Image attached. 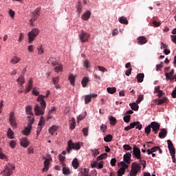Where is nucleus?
<instances>
[{
	"label": "nucleus",
	"mask_w": 176,
	"mask_h": 176,
	"mask_svg": "<svg viewBox=\"0 0 176 176\" xmlns=\"http://www.w3.org/2000/svg\"><path fill=\"white\" fill-rule=\"evenodd\" d=\"M50 95V91H47V94H45V96L38 95L36 101L40 103L41 107H39V104H38L34 106V112L36 116H39V115L42 116L45 114V109H46V101H45V98H47Z\"/></svg>",
	"instance_id": "f257e3e1"
},
{
	"label": "nucleus",
	"mask_w": 176,
	"mask_h": 176,
	"mask_svg": "<svg viewBox=\"0 0 176 176\" xmlns=\"http://www.w3.org/2000/svg\"><path fill=\"white\" fill-rule=\"evenodd\" d=\"M14 170H16V166L13 164L8 163L4 166V169L1 173L3 176H10L13 174Z\"/></svg>",
	"instance_id": "f03ea898"
},
{
	"label": "nucleus",
	"mask_w": 176,
	"mask_h": 176,
	"mask_svg": "<svg viewBox=\"0 0 176 176\" xmlns=\"http://www.w3.org/2000/svg\"><path fill=\"white\" fill-rule=\"evenodd\" d=\"M41 14V8H37L34 12L30 14L31 19L29 20V24L32 27H34V22L36 21L38 17Z\"/></svg>",
	"instance_id": "7ed1b4c3"
},
{
	"label": "nucleus",
	"mask_w": 176,
	"mask_h": 176,
	"mask_svg": "<svg viewBox=\"0 0 176 176\" xmlns=\"http://www.w3.org/2000/svg\"><path fill=\"white\" fill-rule=\"evenodd\" d=\"M72 149H76V151H79V149H80V142L74 143L72 142V140H69L67 142V153H71V151H72Z\"/></svg>",
	"instance_id": "20e7f679"
},
{
	"label": "nucleus",
	"mask_w": 176,
	"mask_h": 176,
	"mask_svg": "<svg viewBox=\"0 0 176 176\" xmlns=\"http://www.w3.org/2000/svg\"><path fill=\"white\" fill-rule=\"evenodd\" d=\"M39 32L40 31L38 30V28H34V29H32L31 32L28 33L29 43H32V42H34V41H35V38L38 36V35H39Z\"/></svg>",
	"instance_id": "39448f33"
},
{
	"label": "nucleus",
	"mask_w": 176,
	"mask_h": 176,
	"mask_svg": "<svg viewBox=\"0 0 176 176\" xmlns=\"http://www.w3.org/2000/svg\"><path fill=\"white\" fill-rule=\"evenodd\" d=\"M78 38L82 43H85L89 41V38H90V34L82 30L78 35Z\"/></svg>",
	"instance_id": "423d86ee"
},
{
	"label": "nucleus",
	"mask_w": 176,
	"mask_h": 176,
	"mask_svg": "<svg viewBox=\"0 0 176 176\" xmlns=\"http://www.w3.org/2000/svg\"><path fill=\"white\" fill-rule=\"evenodd\" d=\"M133 156L138 159V160L141 159V150L137 146H134L133 148Z\"/></svg>",
	"instance_id": "0eeeda50"
},
{
	"label": "nucleus",
	"mask_w": 176,
	"mask_h": 176,
	"mask_svg": "<svg viewBox=\"0 0 176 176\" xmlns=\"http://www.w3.org/2000/svg\"><path fill=\"white\" fill-rule=\"evenodd\" d=\"M131 171L133 172V174H138L139 171H141V165L137 162H133Z\"/></svg>",
	"instance_id": "6e6552de"
},
{
	"label": "nucleus",
	"mask_w": 176,
	"mask_h": 176,
	"mask_svg": "<svg viewBox=\"0 0 176 176\" xmlns=\"http://www.w3.org/2000/svg\"><path fill=\"white\" fill-rule=\"evenodd\" d=\"M150 126L153 130V131L155 133L157 134L159 130L160 129V124L157 123L156 122H152L150 124Z\"/></svg>",
	"instance_id": "1a4fd4ad"
},
{
	"label": "nucleus",
	"mask_w": 176,
	"mask_h": 176,
	"mask_svg": "<svg viewBox=\"0 0 176 176\" xmlns=\"http://www.w3.org/2000/svg\"><path fill=\"white\" fill-rule=\"evenodd\" d=\"M9 120L12 127H17V123H16V117H14V113H10Z\"/></svg>",
	"instance_id": "9d476101"
},
{
	"label": "nucleus",
	"mask_w": 176,
	"mask_h": 176,
	"mask_svg": "<svg viewBox=\"0 0 176 176\" xmlns=\"http://www.w3.org/2000/svg\"><path fill=\"white\" fill-rule=\"evenodd\" d=\"M167 142H168V148L169 149V152L170 155H175V148H174L173 142H171L170 140H168Z\"/></svg>",
	"instance_id": "9b49d317"
},
{
	"label": "nucleus",
	"mask_w": 176,
	"mask_h": 176,
	"mask_svg": "<svg viewBox=\"0 0 176 176\" xmlns=\"http://www.w3.org/2000/svg\"><path fill=\"white\" fill-rule=\"evenodd\" d=\"M174 75V69H173L169 73L166 72L165 73V76L166 78V80L169 79V80H173L175 79L176 76H173Z\"/></svg>",
	"instance_id": "f8f14e48"
},
{
	"label": "nucleus",
	"mask_w": 176,
	"mask_h": 176,
	"mask_svg": "<svg viewBox=\"0 0 176 176\" xmlns=\"http://www.w3.org/2000/svg\"><path fill=\"white\" fill-rule=\"evenodd\" d=\"M124 162L126 163V164H130L131 162V153H127L124 155Z\"/></svg>",
	"instance_id": "ddd939ff"
},
{
	"label": "nucleus",
	"mask_w": 176,
	"mask_h": 176,
	"mask_svg": "<svg viewBox=\"0 0 176 176\" xmlns=\"http://www.w3.org/2000/svg\"><path fill=\"white\" fill-rule=\"evenodd\" d=\"M20 145L23 148H27L30 145V142L27 140V138H23L20 140Z\"/></svg>",
	"instance_id": "4468645a"
},
{
	"label": "nucleus",
	"mask_w": 176,
	"mask_h": 176,
	"mask_svg": "<svg viewBox=\"0 0 176 176\" xmlns=\"http://www.w3.org/2000/svg\"><path fill=\"white\" fill-rule=\"evenodd\" d=\"M32 129V126L31 124H28V126L25 128L23 131H22V133L24 134V135H28L29 134H31V130Z\"/></svg>",
	"instance_id": "2eb2a0df"
},
{
	"label": "nucleus",
	"mask_w": 176,
	"mask_h": 176,
	"mask_svg": "<svg viewBox=\"0 0 176 176\" xmlns=\"http://www.w3.org/2000/svg\"><path fill=\"white\" fill-rule=\"evenodd\" d=\"M138 42L140 45H145V43L148 42V40L146 39V37L141 36L138 38Z\"/></svg>",
	"instance_id": "dca6fc26"
},
{
	"label": "nucleus",
	"mask_w": 176,
	"mask_h": 176,
	"mask_svg": "<svg viewBox=\"0 0 176 176\" xmlns=\"http://www.w3.org/2000/svg\"><path fill=\"white\" fill-rule=\"evenodd\" d=\"M144 78H145V75L143 73H139L136 76L138 82L142 83L144 82Z\"/></svg>",
	"instance_id": "f3484780"
},
{
	"label": "nucleus",
	"mask_w": 176,
	"mask_h": 176,
	"mask_svg": "<svg viewBox=\"0 0 176 176\" xmlns=\"http://www.w3.org/2000/svg\"><path fill=\"white\" fill-rule=\"evenodd\" d=\"M90 16H91V12H90V11H87L82 15V19L84 21H87V20L90 19Z\"/></svg>",
	"instance_id": "a211bd4d"
},
{
	"label": "nucleus",
	"mask_w": 176,
	"mask_h": 176,
	"mask_svg": "<svg viewBox=\"0 0 176 176\" xmlns=\"http://www.w3.org/2000/svg\"><path fill=\"white\" fill-rule=\"evenodd\" d=\"M89 82H90L89 77L85 76L81 81V85H82V87H87Z\"/></svg>",
	"instance_id": "6ab92c4d"
},
{
	"label": "nucleus",
	"mask_w": 176,
	"mask_h": 176,
	"mask_svg": "<svg viewBox=\"0 0 176 176\" xmlns=\"http://www.w3.org/2000/svg\"><path fill=\"white\" fill-rule=\"evenodd\" d=\"M166 135H167V130L166 129H161V131L159 133L160 138H166Z\"/></svg>",
	"instance_id": "aec40b11"
},
{
	"label": "nucleus",
	"mask_w": 176,
	"mask_h": 176,
	"mask_svg": "<svg viewBox=\"0 0 176 176\" xmlns=\"http://www.w3.org/2000/svg\"><path fill=\"white\" fill-rule=\"evenodd\" d=\"M31 89H32V79H30L28 81V86L25 89V94H27V93H30V91H31Z\"/></svg>",
	"instance_id": "412c9836"
},
{
	"label": "nucleus",
	"mask_w": 176,
	"mask_h": 176,
	"mask_svg": "<svg viewBox=\"0 0 176 176\" xmlns=\"http://www.w3.org/2000/svg\"><path fill=\"white\" fill-rule=\"evenodd\" d=\"M50 165V162H49V159H45L44 161V166L45 167L43 168V171H47L49 170V166Z\"/></svg>",
	"instance_id": "4be33fe9"
},
{
	"label": "nucleus",
	"mask_w": 176,
	"mask_h": 176,
	"mask_svg": "<svg viewBox=\"0 0 176 176\" xmlns=\"http://www.w3.org/2000/svg\"><path fill=\"white\" fill-rule=\"evenodd\" d=\"M62 171L65 175H69L71 174V170H69V168L65 167V166H63Z\"/></svg>",
	"instance_id": "5701e85b"
},
{
	"label": "nucleus",
	"mask_w": 176,
	"mask_h": 176,
	"mask_svg": "<svg viewBox=\"0 0 176 176\" xmlns=\"http://www.w3.org/2000/svg\"><path fill=\"white\" fill-rule=\"evenodd\" d=\"M8 138L10 140H13L14 138V133H13V131H12V129L9 128L8 131L7 132Z\"/></svg>",
	"instance_id": "b1692460"
},
{
	"label": "nucleus",
	"mask_w": 176,
	"mask_h": 176,
	"mask_svg": "<svg viewBox=\"0 0 176 176\" xmlns=\"http://www.w3.org/2000/svg\"><path fill=\"white\" fill-rule=\"evenodd\" d=\"M158 149H159V146H154L151 149H148L147 155H151V153H154V152H156Z\"/></svg>",
	"instance_id": "393cba45"
},
{
	"label": "nucleus",
	"mask_w": 176,
	"mask_h": 176,
	"mask_svg": "<svg viewBox=\"0 0 176 176\" xmlns=\"http://www.w3.org/2000/svg\"><path fill=\"white\" fill-rule=\"evenodd\" d=\"M129 107H131L133 111H138L139 106L138 104L135 102L130 103Z\"/></svg>",
	"instance_id": "a878e982"
},
{
	"label": "nucleus",
	"mask_w": 176,
	"mask_h": 176,
	"mask_svg": "<svg viewBox=\"0 0 176 176\" xmlns=\"http://www.w3.org/2000/svg\"><path fill=\"white\" fill-rule=\"evenodd\" d=\"M72 166L75 170L79 167V162H78V158H74L72 161Z\"/></svg>",
	"instance_id": "bb28decb"
},
{
	"label": "nucleus",
	"mask_w": 176,
	"mask_h": 176,
	"mask_svg": "<svg viewBox=\"0 0 176 176\" xmlns=\"http://www.w3.org/2000/svg\"><path fill=\"white\" fill-rule=\"evenodd\" d=\"M56 67H54L55 72H61L63 71V65L58 63H56Z\"/></svg>",
	"instance_id": "cd10ccee"
},
{
	"label": "nucleus",
	"mask_w": 176,
	"mask_h": 176,
	"mask_svg": "<svg viewBox=\"0 0 176 176\" xmlns=\"http://www.w3.org/2000/svg\"><path fill=\"white\" fill-rule=\"evenodd\" d=\"M21 58H19V57H17V56H14L12 59H11V60H10V63H12V64H17L19 62H20L21 61Z\"/></svg>",
	"instance_id": "c85d7f7f"
},
{
	"label": "nucleus",
	"mask_w": 176,
	"mask_h": 176,
	"mask_svg": "<svg viewBox=\"0 0 176 176\" xmlns=\"http://www.w3.org/2000/svg\"><path fill=\"white\" fill-rule=\"evenodd\" d=\"M119 21L120 23H121V24H125V25L129 24V21H127V18L124 16H121L119 19Z\"/></svg>",
	"instance_id": "c756f323"
},
{
	"label": "nucleus",
	"mask_w": 176,
	"mask_h": 176,
	"mask_svg": "<svg viewBox=\"0 0 176 176\" xmlns=\"http://www.w3.org/2000/svg\"><path fill=\"white\" fill-rule=\"evenodd\" d=\"M107 91L109 94H114V93H116V87H107Z\"/></svg>",
	"instance_id": "7c9ffc66"
},
{
	"label": "nucleus",
	"mask_w": 176,
	"mask_h": 176,
	"mask_svg": "<svg viewBox=\"0 0 176 176\" xmlns=\"http://www.w3.org/2000/svg\"><path fill=\"white\" fill-rule=\"evenodd\" d=\"M69 80L72 86H75V76L73 74L69 75Z\"/></svg>",
	"instance_id": "2f4dec72"
},
{
	"label": "nucleus",
	"mask_w": 176,
	"mask_h": 176,
	"mask_svg": "<svg viewBox=\"0 0 176 176\" xmlns=\"http://www.w3.org/2000/svg\"><path fill=\"white\" fill-rule=\"evenodd\" d=\"M16 82H18V83H20L21 86H23V85H24V83H25V80L24 79V76H21L17 80Z\"/></svg>",
	"instance_id": "473e14b6"
},
{
	"label": "nucleus",
	"mask_w": 176,
	"mask_h": 176,
	"mask_svg": "<svg viewBox=\"0 0 176 176\" xmlns=\"http://www.w3.org/2000/svg\"><path fill=\"white\" fill-rule=\"evenodd\" d=\"M48 64H52L54 67H56L57 65V62L56 61V59L54 58H50V60L47 61Z\"/></svg>",
	"instance_id": "72a5a7b5"
},
{
	"label": "nucleus",
	"mask_w": 176,
	"mask_h": 176,
	"mask_svg": "<svg viewBox=\"0 0 176 176\" xmlns=\"http://www.w3.org/2000/svg\"><path fill=\"white\" fill-rule=\"evenodd\" d=\"M151 124H148L144 129V133L146 134V135H149L151 134V131H152Z\"/></svg>",
	"instance_id": "f704fd0d"
},
{
	"label": "nucleus",
	"mask_w": 176,
	"mask_h": 176,
	"mask_svg": "<svg viewBox=\"0 0 176 176\" xmlns=\"http://www.w3.org/2000/svg\"><path fill=\"white\" fill-rule=\"evenodd\" d=\"M59 162H60L61 166H65L64 160H65V157L63 156L61 154L58 155Z\"/></svg>",
	"instance_id": "c9c22d12"
},
{
	"label": "nucleus",
	"mask_w": 176,
	"mask_h": 176,
	"mask_svg": "<svg viewBox=\"0 0 176 176\" xmlns=\"http://www.w3.org/2000/svg\"><path fill=\"white\" fill-rule=\"evenodd\" d=\"M38 126V127H43L45 126V119L43 118V116L40 118Z\"/></svg>",
	"instance_id": "e433bc0d"
},
{
	"label": "nucleus",
	"mask_w": 176,
	"mask_h": 176,
	"mask_svg": "<svg viewBox=\"0 0 176 176\" xmlns=\"http://www.w3.org/2000/svg\"><path fill=\"white\" fill-rule=\"evenodd\" d=\"M112 135L111 134H109L104 138V141L105 142H111V141H112Z\"/></svg>",
	"instance_id": "4c0bfd02"
},
{
	"label": "nucleus",
	"mask_w": 176,
	"mask_h": 176,
	"mask_svg": "<svg viewBox=\"0 0 176 176\" xmlns=\"http://www.w3.org/2000/svg\"><path fill=\"white\" fill-rule=\"evenodd\" d=\"M56 130H57V126L53 125L52 126H51L49 129V133L50 134H52V135H53V134H54V131H56Z\"/></svg>",
	"instance_id": "58836bf2"
},
{
	"label": "nucleus",
	"mask_w": 176,
	"mask_h": 176,
	"mask_svg": "<svg viewBox=\"0 0 176 176\" xmlns=\"http://www.w3.org/2000/svg\"><path fill=\"white\" fill-rule=\"evenodd\" d=\"M107 156H108V154H107V153H104L100 155H99L97 158L96 160L98 162H100V160H102L103 159H105V157H107Z\"/></svg>",
	"instance_id": "ea45409f"
},
{
	"label": "nucleus",
	"mask_w": 176,
	"mask_h": 176,
	"mask_svg": "<svg viewBox=\"0 0 176 176\" xmlns=\"http://www.w3.org/2000/svg\"><path fill=\"white\" fill-rule=\"evenodd\" d=\"M83 67H85V68H86L87 69H89V68H90L91 65H90V61H89L88 60H85L83 61Z\"/></svg>",
	"instance_id": "a19ab883"
},
{
	"label": "nucleus",
	"mask_w": 176,
	"mask_h": 176,
	"mask_svg": "<svg viewBox=\"0 0 176 176\" xmlns=\"http://www.w3.org/2000/svg\"><path fill=\"white\" fill-rule=\"evenodd\" d=\"M76 126V122H75V119L72 118V121L70 122V129L74 130L75 126Z\"/></svg>",
	"instance_id": "79ce46f5"
},
{
	"label": "nucleus",
	"mask_w": 176,
	"mask_h": 176,
	"mask_svg": "<svg viewBox=\"0 0 176 176\" xmlns=\"http://www.w3.org/2000/svg\"><path fill=\"white\" fill-rule=\"evenodd\" d=\"M91 152L93 153L94 157H97V156L100 155V151H98V149H91Z\"/></svg>",
	"instance_id": "37998d69"
},
{
	"label": "nucleus",
	"mask_w": 176,
	"mask_h": 176,
	"mask_svg": "<svg viewBox=\"0 0 176 176\" xmlns=\"http://www.w3.org/2000/svg\"><path fill=\"white\" fill-rule=\"evenodd\" d=\"M131 119V116L127 115V114L124 116L123 118V120L124 122H125V123H129Z\"/></svg>",
	"instance_id": "c03bdc74"
},
{
	"label": "nucleus",
	"mask_w": 176,
	"mask_h": 176,
	"mask_svg": "<svg viewBox=\"0 0 176 176\" xmlns=\"http://www.w3.org/2000/svg\"><path fill=\"white\" fill-rule=\"evenodd\" d=\"M25 109H26V113H28V115H33L32 107L31 106H27Z\"/></svg>",
	"instance_id": "a18cd8bd"
},
{
	"label": "nucleus",
	"mask_w": 176,
	"mask_h": 176,
	"mask_svg": "<svg viewBox=\"0 0 176 176\" xmlns=\"http://www.w3.org/2000/svg\"><path fill=\"white\" fill-rule=\"evenodd\" d=\"M110 124L115 126L116 124V118H113V116L109 117Z\"/></svg>",
	"instance_id": "49530a36"
},
{
	"label": "nucleus",
	"mask_w": 176,
	"mask_h": 176,
	"mask_svg": "<svg viewBox=\"0 0 176 176\" xmlns=\"http://www.w3.org/2000/svg\"><path fill=\"white\" fill-rule=\"evenodd\" d=\"M52 81L54 85H58V82H60V76L52 78Z\"/></svg>",
	"instance_id": "de8ad7c7"
},
{
	"label": "nucleus",
	"mask_w": 176,
	"mask_h": 176,
	"mask_svg": "<svg viewBox=\"0 0 176 176\" xmlns=\"http://www.w3.org/2000/svg\"><path fill=\"white\" fill-rule=\"evenodd\" d=\"M167 101V98L164 97L162 99L158 100L157 105H162V104H164Z\"/></svg>",
	"instance_id": "09e8293b"
},
{
	"label": "nucleus",
	"mask_w": 176,
	"mask_h": 176,
	"mask_svg": "<svg viewBox=\"0 0 176 176\" xmlns=\"http://www.w3.org/2000/svg\"><path fill=\"white\" fill-rule=\"evenodd\" d=\"M38 54H43L45 51L43 50V45H40L38 48Z\"/></svg>",
	"instance_id": "8fccbe9b"
},
{
	"label": "nucleus",
	"mask_w": 176,
	"mask_h": 176,
	"mask_svg": "<svg viewBox=\"0 0 176 176\" xmlns=\"http://www.w3.org/2000/svg\"><path fill=\"white\" fill-rule=\"evenodd\" d=\"M120 164L122 166L121 168H124V170L126 171V168H129V165L126 164L124 162H120Z\"/></svg>",
	"instance_id": "3c124183"
},
{
	"label": "nucleus",
	"mask_w": 176,
	"mask_h": 176,
	"mask_svg": "<svg viewBox=\"0 0 176 176\" xmlns=\"http://www.w3.org/2000/svg\"><path fill=\"white\" fill-rule=\"evenodd\" d=\"M125 170L124 168H120L118 170V176H122L123 174H124L125 173Z\"/></svg>",
	"instance_id": "603ef678"
},
{
	"label": "nucleus",
	"mask_w": 176,
	"mask_h": 176,
	"mask_svg": "<svg viewBox=\"0 0 176 176\" xmlns=\"http://www.w3.org/2000/svg\"><path fill=\"white\" fill-rule=\"evenodd\" d=\"M90 101H91V96L89 95L85 96V104H89V102H90Z\"/></svg>",
	"instance_id": "864d4df0"
},
{
	"label": "nucleus",
	"mask_w": 176,
	"mask_h": 176,
	"mask_svg": "<svg viewBox=\"0 0 176 176\" xmlns=\"http://www.w3.org/2000/svg\"><path fill=\"white\" fill-rule=\"evenodd\" d=\"M82 133L84 134L85 137H87V135H89V128H83Z\"/></svg>",
	"instance_id": "5fc2aeb1"
},
{
	"label": "nucleus",
	"mask_w": 176,
	"mask_h": 176,
	"mask_svg": "<svg viewBox=\"0 0 176 176\" xmlns=\"http://www.w3.org/2000/svg\"><path fill=\"white\" fill-rule=\"evenodd\" d=\"M123 148H124V151H131L133 149V147L130 146V145H129V144H124L123 146Z\"/></svg>",
	"instance_id": "6e6d98bb"
},
{
	"label": "nucleus",
	"mask_w": 176,
	"mask_h": 176,
	"mask_svg": "<svg viewBox=\"0 0 176 176\" xmlns=\"http://www.w3.org/2000/svg\"><path fill=\"white\" fill-rule=\"evenodd\" d=\"M142 100H144V95H139L138 100H136L137 104H140Z\"/></svg>",
	"instance_id": "4d7b16f0"
},
{
	"label": "nucleus",
	"mask_w": 176,
	"mask_h": 176,
	"mask_svg": "<svg viewBox=\"0 0 176 176\" xmlns=\"http://www.w3.org/2000/svg\"><path fill=\"white\" fill-rule=\"evenodd\" d=\"M98 68L99 69V71H100L101 72H107L108 69H107V68L102 67V66H98Z\"/></svg>",
	"instance_id": "13d9d810"
},
{
	"label": "nucleus",
	"mask_w": 176,
	"mask_h": 176,
	"mask_svg": "<svg viewBox=\"0 0 176 176\" xmlns=\"http://www.w3.org/2000/svg\"><path fill=\"white\" fill-rule=\"evenodd\" d=\"M111 166L115 167L116 166V158H112L110 161Z\"/></svg>",
	"instance_id": "bf43d9fd"
},
{
	"label": "nucleus",
	"mask_w": 176,
	"mask_h": 176,
	"mask_svg": "<svg viewBox=\"0 0 176 176\" xmlns=\"http://www.w3.org/2000/svg\"><path fill=\"white\" fill-rule=\"evenodd\" d=\"M137 124H140V122L137 121V122H132L130 124L129 126L131 127V129H134V127H135Z\"/></svg>",
	"instance_id": "052dcab7"
},
{
	"label": "nucleus",
	"mask_w": 176,
	"mask_h": 176,
	"mask_svg": "<svg viewBox=\"0 0 176 176\" xmlns=\"http://www.w3.org/2000/svg\"><path fill=\"white\" fill-rule=\"evenodd\" d=\"M100 130H101V131H102V133H105V131H107V125L102 124L100 126Z\"/></svg>",
	"instance_id": "680f3d73"
},
{
	"label": "nucleus",
	"mask_w": 176,
	"mask_h": 176,
	"mask_svg": "<svg viewBox=\"0 0 176 176\" xmlns=\"http://www.w3.org/2000/svg\"><path fill=\"white\" fill-rule=\"evenodd\" d=\"M77 12L79 14H80V13H82V4H80V3H78V6L77 8Z\"/></svg>",
	"instance_id": "e2e57ef3"
},
{
	"label": "nucleus",
	"mask_w": 176,
	"mask_h": 176,
	"mask_svg": "<svg viewBox=\"0 0 176 176\" xmlns=\"http://www.w3.org/2000/svg\"><path fill=\"white\" fill-rule=\"evenodd\" d=\"M139 160H140V164H142V166H143V168H145V167H146V161L142 160L141 159Z\"/></svg>",
	"instance_id": "0e129e2a"
},
{
	"label": "nucleus",
	"mask_w": 176,
	"mask_h": 176,
	"mask_svg": "<svg viewBox=\"0 0 176 176\" xmlns=\"http://www.w3.org/2000/svg\"><path fill=\"white\" fill-rule=\"evenodd\" d=\"M10 146H11V148H14L16 146V142L14 140H11L10 142Z\"/></svg>",
	"instance_id": "69168bd1"
},
{
	"label": "nucleus",
	"mask_w": 176,
	"mask_h": 176,
	"mask_svg": "<svg viewBox=\"0 0 176 176\" xmlns=\"http://www.w3.org/2000/svg\"><path fill=\"white\" fill-rule=\"evenodd\" d=\"M153 27H160V22H157L156 21H153Z\"/></svg>",
	"instance_id": "338daca9"
},
{
	"label": "nucleus",
	"mask_w": 176,
	"mask_h": 176,
	"mask_svg": "<svg viewBox=\"0 0 176 176\" xmlns=\"http://www.w3.org/2000/svg\"><path fill=\"white\" fill-rule=\"evenodd\" d=\"M170 38L173 43L176 44V35H171Z\"/></svg>",
	"instance_id": "774afa93"
}]
</instances>
